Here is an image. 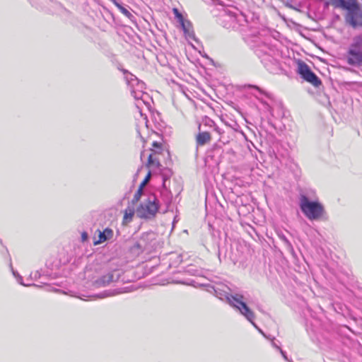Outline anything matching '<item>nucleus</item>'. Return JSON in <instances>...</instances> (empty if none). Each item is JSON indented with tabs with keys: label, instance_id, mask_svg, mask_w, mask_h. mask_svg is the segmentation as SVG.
Masks as SVG:
<instances>
[{
	"label": "nucleus",
	"instance_id": "nucleus-6",
	"mask_svg": "<svg viewBox=\"0 0 362 362\" xmlns=\"http://www.w3.org/2000/svg\"><path fill=\"white\" fill-rule=\"evenodd\" d=\"M345 20L353 28L362 26V8L359 6L356 0L347 11Z\"/></svg>",
	"mask_w": 362,
	"mask_h": 362
},
{
	"label": "nucleus",
	"instance_id": "nucleus-27",
	"mask_svg": "<svg viewBox=\"0 0 362 362\" xmlns=\"http://www.w3.org/2000/svg\"><path fill=\"white\" fill-rule=\"evenodd\" d=\"M81 238L83 241L86 240L88 238V234L86 232L83 233Z\"/></svg>",
	"mask_w": 362,
	"mask_h": 362
},
{
	"label": "nucleus",
	"instance_id": "nucleus-21",
	"mask_svg": "<svg viewBox=\"0 0 362 362\" xmlns=\"http://www.w3.org/2000/svg\"><path fill=\"white\" fill-rule=\"evenodd\" d=\"M161 144L157 141H154L152 144V146L156 149H153V151H159L160 153H161Z\"/></svg>",
	"mask_w": 362,
	"mask_h": 362
},
{
	"label": "nucleus",
	"instance_id": "nucleus-18",
	"mask_svg": "<svg viewBox=\"0 0 362 362\" xmlns=\"http://www.w3.org/2000/svg\"><path fill=\"white\" fill-rule=\"evenodd\" d=\"M173 13L175 14V18L177 19L178 22L182 21L184 19L182 15L179 12L178 9L176 8H174L173 9Z\"/></svg>",
	"mask_w": 362,
	"mask_h": 362
},
{
	"label": "nucleus",
	"instance_id": "nucleus-22",
	"mask_svg": "<svg viewBox=\"0 0 362 362\" xmlns=\"http://www.w3.org/2000/svg\"><path fill=\"white\" fill-rule=\"evenodd\" d=\"M13 275L17 278V280H18V283H19V284H21V285L25 286V285L23 283V281H22V277H21L19 274H17L16 272H14L13 270Z\"/></svg>",
	"mask_w": 362,
	"mask_h": 362
},
{
	"label": "nucleus",
	"instance_id": "nucleus-29",
	"mask_svg": "<svg viewBox=\"0 0 362 362\" xmlns=\"http://www.w3.org/2000/svg\"><path fill=\"white\" fill-rule=\"evenodd\" d=\"M117 283L118 284L119 282V278H120V276H121V272L118 273L117 274Z\"/></svg>",
	"mask_w": 362,
	"mask_h": 362
},
{
	"label": "nucleus",
	"instance_id": "nucleus-32",
	"mask_svg": "<svg viewBox=\"0 0 362 362\" xmlns=\"http://www.w3.org/2000/svg\"><path fill=\"white\" fill-rule=\"evenodd\" d=\"M253 87L255 88L256 89H257L258 90L261 91L258 87H257V86H253Z\"/></svg>",
	"mask_w": 362,
	"mask_h": 362
},
{
	"label": "nucleus",
	"instance_id": "nucleus-23",
	"mask_svg": "<svg viewBox=\"0 0 362 362\" xmlns=\"http://www.w3.org/2000/svg\"><path fill=\"white\" fill-rule=\"evenodd\" d=\"M279 351L285 360L288 361V362H293L291 360L288 358L285 351H284L281 349H279Z\"/></svg>",
	"mask_w": 362,
	"mask_h": 362
},
{
	"label": "nucleus",
	"instance_id": "nucleus-11",
	"mask_svg": "<svg viewBox=\"0 0 362 362\" xmlns=\"http://www.w3.org/2000/svg\"><path fill=\"white\" fill-rule=\"evenodd\" d=\"M179 23L180 24L186 36L191 38H194V34L192 29V25L189 21L183 19L182 22L180 21Z\"/></svg>",
	"mask_w": 362,
	"mask_h": 362
},
{
	"label": "nucleus",
	"instance_id": "nucleus-1",
	"mask_svg": "<svg viewBox=\"0 0 362 362\" xmlns=\"http://www.w3.org/2000/svg\"><path fill=\"white\" fill-rule=\"evenodd\" d=\"M118 69L123 74L124 78L129 88L131 95L136 101L135 105L137 112L142 118L143 122L146 124V117H143L144 107L149 110L151 106L152 98L146 91L145 83L139 80L136 76L129 72L127 70L120 68Z\"/></svg>",
	"mask_w": 362,
	"mask_h": 362
},
{
	"label": "nucleus",
	"instance_id": "nucleus-19",
	"mask_svg": "<svg viewBox=\"0 0 362 362\" xmlns=\"http://www.w3.org/2000/svg\"><path fill=\"white\" fill-rule=\"evenodd\" d=\"M143 190H141V189H138V190L136 191L134 196L133 202H137L140 199Z\"/></svg>",
	"mask_w": 362,
	"mask_h": 362
},
{
	"label": "nucleus",
	"instance_id": "nucleus-2",
	"mask_svg": "<svg viewBox=\"0 0 362 362\" xmlns=\"http://www.w3.org/2000/svg\"><path fill=\"white\" fill-rule=\"evenodd\" d=\"M300 208L305 216L310 220L319 219L324 213L323 206L317 202H311L302 194L300 197Z\"/></svg>",
	"mask_w": 362,
	"mask_h": 362
},
{
	"label": "nucleus",
	"instance_id": "nucleus-14",
	"mask_svg": "<svg viewBox=\"0 0 362 362\" xmlns=\"http://www.w3.org/2000/svg\"><path fill=\"white\" fill-rule=\"evenodd\" d=\"M134 215V210L132 208H127L124 211V214L123 216L122 224L127 225L132 221V218Z\"/></svg>",
	"mask_w": 362,
	"mask_h": 362
},
{
	"label": "nucleus",
	"instance_id": "nucleus-9",
	"mask_svg": "<svg viewBox=\"0 0 362 362\" xmlns=\"http://www.w3.org/2000/svg\"><path fill=\"white\" fill-rule=\"evenodd\" d=\"M113 278L112 272H109L106 275H104L97 279L95 281V285L97 287H104L107 286L110 282H112Z\"/></svg>",
	"mask_w": 362,
	"mask_h": 362
},
{
	"label": "nucleus",
	"instance_id": "nucleus-15",
	"mask_svg": "<svg viewBox=\"0 0 362 362\" xmlns=\"http://www.w3.org/2000/svg\"><path fill=\"white\" fill-rule=\"evenodd\" d=\"M112 235V230L106 228L103 232L99 231V239L94 241V245H98L107 239Z\"/></svg>",
	"mask_w": 362,
	"mask_h": 362
},
{
	"label": "nucleus",
	"instance_id": "nucleus-12",
	"mask_svg": "<svg viewBox=\"0 0 362 362\" xmlns=\"http://www.w3.org/2000/svg\"><path fill=\"white\" fill-rule=\"evenodd\" d=\"M115 6H117L118 10L128 19L132 20V18H134L133 15L132 14L130 11V8L127 5H122L120 4L115 1Z\"/></svg>",
	"mask_w": 362,
	"mask_h": 362
},
{
	"label": "nucleus",
	"instance_id": "nucleus-31",
	"mask_svg": "<svg viewBox=\"0 0 362 362\" xmlns=\"http://www.w3.org/2000/svg\"><path fill=\"white\" fill-rule=\"evenodd\" d=\"M144 156V152H142L141 154V158L142 159V158Z\"/></svg>",
	"mask_w": 362,
	"mask_h": 362
},
{
	"label": "nucleus",
	"instance_id": "nucleus-13",
	"mask_svg": "<svg viewBox=\"0 0 362 362\" xmlns=\"http://www.w3.org/2000/svg\"><path fill=\"white\" fill-rule=\"evenodd\" d=\"M197 143L199 146H204L211 140V135L207 132L199 133L196 138Z\"/></svg>",
	"mask_w": 362,
	"mask_h": 362
},
{
	"label": "nucleus",
	"instance_id": "nucleus-7",
	"mask_svg": "<svg viewBox=\"0 0 362 362\" xmlns=\"http://www.w3.org/2000/svg\"><path fill=\"white\" fill-rule=\"evenodd\" d=\"M298 72L306 81L310 83L315 87L321 85L320 78L311 71L309 66L303 62L298 63Z\"/></svg>",
	"mask_w": 362,
	"mask_h": 362
},
{
	"label": "nucleus",
	"instance_id": "nucleus-30",
	"mask_svg": "<svg viewBox=\"0 0 362 362\" xmlns=\"http://www.w3.org/2000/svg\"><path fill=\"white\" fill-rule=\"evenodd\" d=\"M273 346L276 348L278 350H279V349H281L279 346H278L276 344H275L274 342L272 343Z\"/></svg>",
	"mask_w": 362,
	"mask_h": 362
},
{
	"label": "nucleus",
	"instance_id": "nucleus-4",
	"mask_svg": "<svg viewBox=\"0 0 362 362\" xmlns=\"http://www.w3.org/2000/svg\"><path fill=\"white\" fill-rule=\"evenodd\" d=\"M346 61L349 65H362V35L353 38L348 50Z\"/></svg>",
	"mask_w": 362,
	"mask_h": 362
},
{
	"label": "nucleus",
	"instance_id": "nucleus-17",
	"mask_svg": "<svg viewBox=\"0 0 362 362\" xmlns=\"http://www.w3.org/2000/svg\"><path fill=\"white\" fill-rule=\"evenodd\" d=\"M173 13L175 14V18L177 19L178 22L182 21L184 19L182 15L179 12L178 9L176 8H174L173 9Z\"/></svg>",
	"mask_w": 362,
	"mask_h": 362
},
{
	"label": "nucleus",
	"instance_id": "nucleus-26",
	"mask_svg": "<svg viewBox=\"0 0 362 362\" xmlns=\"http://www.w3.org/2000/svg\"><path fill=\"white\" fill-rule=\"evenodd\" d=\"M214 129L220 135H222L223 133V132H222L221 129L218 127H216Z\"/></svg>",
	"mask_w": 362,
	"mask_h": 362
},
{
	"label": "nucleus",
	"instance_id": "nucleus-24",
	"mask_svg": "<svg viewBox=\"0 0 362 362\" xmlns=\"http://www.w3.org/2000/svg\"><path fill=\"white\" fill-rule=\"evenodd\" d=\"M151 170L148 173L147 175L146 176L145 179L143 180L144 183H148L151 179Z\"/></svg>",
	"mask_w": 362,
	"mask_h": 362
},
{
	"label": "nucleus",
	"instance_id": "nucleus-25",
	"mask_svg": "<svg viewBox=\"0 0 362 362\" xmlns=\"http://www.w3.org/2000/svg\"><path fill=\"white\" fill-rule=\"evenodd\" d=\"M126 291H127L124 290L123 288H115V294H116V293H124Z\"/></svg>",
	"mask_w": 362,
	"mask_h": 362
},
{
	"label": "nucleus",
	"instance_id": "nucleus-3",
	"mask_svg": "<svg viewBox=\"0 0 362 362\" xmlns=\"http://www.w3.org/2000/svg\"><path fill=\"white\" fill-rule=\"evenodd\" d=\"M159 209V202L155 194H150L136 209L139 218L145 219L153 218Z\"/></svg>",
	"mask_w": 362,
	"mask_h": 362
},
{
	"label": "nucleus",
	"instance_id": "nucleus-16",
	"mask_svg": "<svg viewBox=\"0 0 362 362\" xmlns=\"http://www.w3.org/2000/svg\"><path fill=\"white\" fill-rule=\"evenodd\" d=\"M226 21L230 23V27L233 29L238 28V21L240 20L238 19V16H228Z\"/></svg>",
	"mask_w": 362,
	"mask_h": 362
},
{
	"label": "nucleus",
	"instance_id": "nucleus-28",
	"mask_svg": "<svg viewBox=\"0 0 362 362\" xmlns=\"http://www.w3.org/2000/svg\"><path fill=\"white\" fill-rule=\"evenodd\" d=\"M146 183H144V182L143 181L140 185H139V189H141V190H143L144 187L146 186Z\"/></svg>",
	"mask_w": 362,
	"mask_h": 362
},
{
	"label": "nucleus",
	"instance_id": "nucleus-5",
	"mask_svg": "<svg viewBox=\"0 0 362 362\" xmlns=\"http://www.w3.org/2000/svg\"><path fill=\"white\" fill-rule=\"evenodd\" d=\"M243 296L235 294L227 295L226 300L228 303L233 307L237 308L242 315H243L252 324L256 327L253 322L255 319V315L253 312L248 308V306L243 302Z\"/></svg>",
	"mask_w": 362,
	"mask_h": 362
},
{
	"label": "nucleus",
	"instance_id": "nucleus-20",
	"mask_svg": "<svg viewBox=\"0 0 362 362\" xmlns=\"http://www.w3.org/2000/svg\"><path fill=\"white\" fill-rule=\"evenodd\" d=\"M112 295V293L109 291H105V292L98 294L97 297L99 298H104L107 296H111Z\"/></svg>",
	"mask_w": 362,
	"mask_h": 362
},
{
	"label": "nucleus",
	"instance_id": "nucleus-10",
	"mask_svg": "<svg viewBox=\"0 0 362 362\" xmlns=\"http://www.w3.org/2000/svg\"><path fill=\"white\" fill-rule=\"evenodd\" d=\"M354 1L355 0H332V4L337 8H341L348 11Z\"/></svg>",
	"mask_w": 362,
	"mask_h": 362
},
{
	"label": "nucleus",
	"instance_id": "nucleus-8",
	"mask_svg": "<svg viewBox=\"0 0 362 362\" xmlns=\"http://www.w3.org/2000/svg\"><path fill=\"white\" fill-rule=\"evenodd\" d=\"M158 154H160L159 151L151 150V153L148 156L147 168L151 170H155L158 169L161 166Z\"/></svg>",
	"mask_w": 362,
	"mask_h": 362
}]
</instances>
